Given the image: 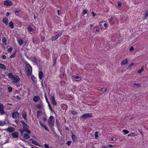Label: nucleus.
<instances>
[{
    "label": "nucleus",
    "instance_id": "obj_9",
    "mask_svg": "<svg viewBox=\"0 0 148 148\" xmlns=\"http://www.w3.org/2000/svg\"><path fill=\"white\" fill-rule=\"evenodd\" d=\"M19 114L17 112H14L12 114V117L14 119H16L19 115Z\"/></svg>",
    "mask_w": 148,
    "mask_h": 148
},
{
    "label": "nucleus",
    "instance_id": "obj_8",
    "mask_svg": "<svg viewBox=\"0 0 148 148\" xmlns=\"http://www.w3.org/2000/svg\"><path fill=\"white\" fill-rule=\"evenodd\" d=\"M3 107L2 104H0V114L1 115L4 114V112L3 110Z\"/></svg>",
    "mask_w": 148,
    "mask_h": 148
},
{
    "label": "nucleus",
    "instance_id": "obj_63",
    "mask_svg": "<svg viewBox=\"0 0 148 148\" xmlns=\"http://www.w3.org/2000/svg\"><path fill=\"white\" fill-rule=\"evenodd\" d=\"M16 96V98L17 99H20V97L18 95H17Z\"/></svg>",
    "mask_w": 148,
    "mask_h": 148
},
{
    "label": "nucleus",
    "instance_id": "obj_13",
    "mask_svg": "<svg viewBox=\"0 0 148 148\" xmlns=\"http://www.w3.org/2000/svg\"><path fill=\"white\" fill-rule=\"evenodd\" d=\"M43 73L41 71H39V72L38 76L39 78L40 79H41L43 77Z\"/></svg>",
    "mask_w": 148,
    "mask_h": 148
},
{
    "label": "nucleus",
    "instance_id": "obj_12",
    "mask_svg": "<svg viewBox=\"0 0 148 148\" xmlns=\"http://www.w3.org/2000/svg\"><path fill=\"white\" fill-rule=\"evenodd\" d=\"M71 138L73 140L74 142H75L77 141V138L75 134H72L71 135Z\"/></svg>",
    "mask_w": 148,
    "mask_h": 148
},
{
    "label": "nucleus",
    "instance_id": "obj_58",
    "mask_svg": "<svg viewBox=\"0 0 148 148\" xmlns=\"http://www.w3.org/2000/svg\"><path fill=\"white\" fill-rule=\"evenodd\" d=\"M103 26L105 27H107L108 26V25H107V24L106 23H105L104 25H103Z\"/></svg>",
    "mask_w": 148,
    "mask_h": 148
},
{
    "label": "nucleus",
    "instance_id": "obj_27",
    "mask_svg": "<svg viewBox=\"0 0 148 148\" xmlns=\"http://www.w3.org/2000/svg\"><path fill=\"white\" fill-rule=\"evenodd\" d=\"M26 114L25 112H23L22 114V116L23 118L24 119L26 120Z\"/></svg>",
    "mask_w": 148,
    "mask_h": 148
},
{
    "label": "nucleus",
    "instance_id": "obj_54",
    "mask_svg": "<svg viewBox=\"0 0 148 148\" xmlns=\"http://www.w3.org/2000/svg\"><path fill=\"white\" fill-rule=\"evenodd\" d=\"M44 127L46 130H47V131H49L48 127H46L45 125Z\"/></svg>",
    "mask_w": 148,
    "mask_h": 148
},
{
    "label": "nucleus",
    "instance_id": "obj_57",
    "mask_svg": "<svg viewBox=\"0 0 148 148\" xmlns=\"http://www.w3.org/2000/svg\"><path fill=\"white\" fill-rule=\"evenodd\" d=\"M108 146L110 147H112L114 146V145H113L111 144H109L108 145Z\"/></svg>",
    "mask_w": 148,
    "mask_h": 148
},
{
    "label": "nucleus",
    "instance_id": "obj_14",
    "mask_svg": "<svg viewBox=\"0 0 148 148\" xmlns=\"http://www.w3.org/2000/svg\"><path fill=\"white\" fill-rule=\"evenodd\" d=\"M40 99V98L39 97L37 96H35L33 98V99L34 101L36 102H37L38 100H39Z\"/></svg>",
    "mask_w": 148,
    "mask_h": 148
},
{
    "label": "nucleus",
    "instance_id": "obj_47",
    "mask_svg": "<svg viewBox=\"0 0 148 148\" xmlns=\"http://www.w3.org/2000/svg\"><path fill=\"white\" fill-rule=\"evenodd\" d=\"M71 143V141H68L67 143V144L68 145V146H69L70 145Z\"/></svg>",
    "mask_w": 148,
    "mask_h": 148
},
{
    "label": "nucleus",
    "instance_id": "obj_43",
    "mask_svg": "<svg viewBox=\"0 0 148 148\" xmlns=\"http://www.w3.org/2000/svg\"><path fill=\"white\" fill-rule=\"evenodd\" d=\"M39 123L41 126L42 127H44L45 126V125L43 124L40 121H39Z\"/></svg>",
    "mask_w": 148,
    "mask_h": 148
},
{
    "label": "nucleus",
    "instance_id": "obj_16",
    "mask_svg": "<svg viewBox=\"0 0 148 148\" xmlns=\"http://www.w3.org/2000/svg\"><path fill=\"white\" fill-rule=\"evenodd\" d=\"M8 131L10 132H12L14 131L15 129L14 128L12 127H9L7 129Z\"/></svg>",
    "mask_w": 148,
    "mask_h": 148
},
{
    "label": "nucleus",
    "instance_id": "obj_41",
    "mask_svg": "<svg viewBox=\"0 0 148 148\" xmlns=\"http://www.w3.org/2000/svg\"><path fill=\"white\" fill-rule=\"evenodd\" d=\"M44 146L45 148H49V147L48 144H45Z\"/></svg>",
    "mask_w": 148,
    "mask_h": 148
},
{
    "label": "nucleus",
    "instance_id": "obj_32",
    "mask_svg": "<svg viewBox=\"0 0 148 148\" xmlns=\"http://www.w3.org/2000/svg\"><path fill=\"white\" fill-rule=\"evenodd\" d=\"M52 103L54 106H56L57 105V103L56 100L52 101H51Z\"/></svg>",
    "mask_w": 148,
    "mask_h": 148
},
{
    "label": "nucleus",
    "instance_id": "obj_28",
    "mask_svg": "<svg viewBox=\"0 0 148 148\" xmlns=\"http://www.w3.org/2000/svg\"><path fill=\"white\" fill-rule=\"evenodd\" d=\"M73 77L74 79H81V78L79 77L78 76L73 75Z\"/></svg>",
    "mask_w": 148,
    "mask_h": 148
},
{
    "label": "nucleus",
    "instance_id": "obj_4",
    "mask_svg": "<svg viewBox=\"0 0 148 148\" xmlns=\"http://www.w3.org/2000/svg\"><path fill=\"white\" fill-rule=\"evenodd\" d=\"M62 34V32H61L58 31L55 32L54 34L55 35V36L52 37L51 40L52 41H55L57 39L59 36H60Z\"/></svg>",
    "mask_w": 148,
    "mask_h": 148
},
{
    "label": "nucleus",
    "instance_id": "obj_5",
    "mask_svg": "<svg viewBox=\"0 0 148 148\" xmlns=\"http://www.w3.org/2000/svg\"><path fill=\"white\" fill-rule=\"evenodd\" d=\"M23 130L25 132H27V134H30L31 133V131L28 129V126L25 123L23 124Z\"/></svg>",
    "mask_w": 148,
    "mask_h": 148
},
{
    "label": "nucleus",
    "instance_id": "obj_49",
    "mask_svg": "<svg viewBox=\"0 0 148 148\" xmlns=\"http://www.w3.org/2000/svg\"><path fill=\"white\" fill-rule=\"evenodd\" d=\"M24 131L23 129H23H21L20 130V132H21V134H23Z\"/></svg>",
    "mask_w": 148,
    "mask_h": 148
},
{
    "label": "nucleus",
    "instance_id": "obj_20",
    "mask_svg": "<svg viewBox=\"0 0 148 148\" xmlns=\"http://www.w3.org/2000/svg\"><path fill=\"white\" fill-rule=\"evenodd\" d=\"M50 99L51 101L55 100L54 95L53 93H51L50 95Z\"/></svg>",
    "mask_w": 148,
    "mask_h": 148
},
{
    "label": "nucleus",
    "instance_id": "obj_17",
    "mask_svg": "<svg viewBox=\"0 0 148 148\" xmlns=\"http://www.w3.org/2000/svg\"><path fill=\"white\" fill-rule=\"evenodd\" d=\"M3 22L6 25H7L8 22V19L7 17H5L3 19Z\"/></svg>",
    "mask_w": 148,
    "mask_h": 148
},
{
    "label": "nucleus",
    "instance_id": "obj_59",
    "mask_svg": "<svg viewBox=\"0 0 148 148\" xmlns=\"http://www.w3.org/2000/svg\"><path fill=\"white\" fill-rule=\"evenodd\" d=\"M33 138H34V140H37V139H38V138L36 136H34L33 137Z\"/></svg>",
    "mask_w": 148,
    "mask_h": 148
},
{
    "label": "nucleus",
    "instance_id": "obj_18",
    "mask_svg": "<svg viewBox=\"0 0 148 148\" xmlns=\"http://www.w3.org/2000/svg\"><path fill=\"white\" fill-rule=\"evenodd\" d=\"M2 43L3 45H6L7 44V40L6 38H3L2 39Z\"/></svg>",
    "mask_w": 148,
    "mask_h": 148
},
{
    "label": "nucleus",
    "instance_id": "obj_25",
    "mask_svg": "<svg viewBox=\"0 0 148 148\" xmlns=\"http://www.w3.org/2000/svg\"><path fill=\"white\" fill-rule=\"evenodd\" d=\"M29 134H27V133H25L24 134V136L25 138L26 139H28L30 137V136L29 135Z\"/></svg>",
    "mask_w": 148,
    "mask_h": 148
},
{
    "label": "nucleus",
    "instance_id": "obj_35",
    "mask_svg": "<svg viewBox=\"0 0 148 148\" xmlns=\"http://www.w3.org/2000/svg\"><path fill=\"white\" fill-rule=\"evenodd\" d=\"M133 85L134 86H137L138 87H139L140 86V84H138V83L137 84V83H134L133 84Z\"/></svg>",
    "mask_w": 148,
    "mask_h": 148
},
{
    "label": "nucleus",
    "instance_id": "obj_24",
    "mask_svg": "<svg viewBox=\"0 0 148 148\" xmlns=\"http://www.w3.org/2000/svg\"><path fill=\"white\" fill-rule=\"evenodd\" d=\"M9 26L11 28H13L14 27V24L12 21H11L9 23Z\"/></svg>",
    "mask_w": 148,
    "mask_h": 148
},
{
    "label": "nucleus",
    "instance_id": "obj_46",
    "mask_svg": "<svg viewBox=\"0 0 148 148\" xmlns=\"http://www.w3.org/2000/svg\"><path fill=\"white\" fill-rule=\"evenodd\" d=\"M48 104V106H49V109L50 110H52L51 106L50 104V103H49Z\"/></svg>",
    "mask_w": 148,
    "mask_h": 148
},
{
    "label": "nucleus",
    "instance_id": "obj_23",
    "mask_svg": "<svg viewBox=\"0 0 148 148\" xmlns=\"http://www.w3.org/2000/svg\"><path fill=\"white\" fill-rule=\"evenodd\" d=\"M144 70V67L143 66H141V69H139L138 71V73L140 74L142 73V72Z\"/></svg>",
    "mask_w": 148,
    "mask_h": 148
},
{
    "label": "nucleus",
    "instance_id": "obj_53",
    "mask_svg": "<svg viewBox=\"0 0 148 148\" xmlns=\"http://www.w3.org/2000/svg\"><path fill=\"white\" fill-rule=\"evenodd\" d=\"M19 13V11L18 10H16L15 12V14L16 15H17Z\"/></svg>",
    "mask_w": 148,
    "mask_h": 148
},
{
    "label": "nucleus",
    "instance_id": "obj_11",
    "mask_svg": "<svg viewBox=\"0 0 148 148\" xmlns=\"http://www.w3.org/2000/svg\"><path fill=\"white\" fill-rule=\"evenodd\" d=\"M18 132H14L12 133V135L13 137L16 138L18 137Z\"/></svg>",
    "mask_w": 148,
    "mask_h": 148
},
{
    "label": "nucleus",
    "instance_id": "obj_45",
    "mask_svg": "<svg viewBox=\"0 0 148 148\" xmlns=\"http://www.w3.org/2000/svg\"><path fill=\"white\" fill-rule=\"evenodd\" d=\"M1 58L4 60H5L6 58V57L5 55H3L1 56Z\"/></svg>",
    "mask_w": 148,
    "mask_h": 148
},
{
    "label": "nucleus",
    "instance_id": "obj_34",
    "mask_svg": "<svg viewBox=\"0 0 148 148\" xmlns=\"http://www.w3.org/2000/svg\"><path fill=\"white\" fill-rule=\"evenodd\" d=\"M71 113L73 115H75L77 114V112L76 111L74 110L72 111H71Z\"/></svg>",
    "mask_w": 148,
    "mask_h": 148
},
{
    "label": "nucleus",
    "instance_id": "obj_22",
    "mask_svg": "<svg viewBox=\"0 0 148 148\" xmlns=\"http://www.w3.org/2000/svg\"><path fill=\"white\" fill-rule=\"evenodd\" d=\"M27 28L29 32L30 33L31 32H32L34 31V29L30 26H28Z\"/></svg>",
    "mask_w": 148,
    "mask_h": 148
},
{
    "label": "nucleus",
    "instance_id": "obj_56",
    "mask_svg": "<svg viewBox=\"0 0 148 148\" xmlns=\"http://www.w3.org/2000/svg\"><path fill=\"white\" fill-rule=\"evenodd\" d=\"M41 113V112L40 111H38L37 112V115L38 116L39 114Z\"/></svg>",
    "mask_w": 148,
    "mask_h": 148
},
{
    "label": "nucleus",
    "instance_id": "obj_37",
    "mask_svg": "<svg viewBox=\"0 0 148 148\" xmlns=\"http://www.w3.org/2000/svg\"><path fill=\"white\" fill-rule=\"evenodd\" d=\"M16 56V53L15 52L12 55L10 56V58H14Z\"/></svg>",
    "mask_w": 148,
    "mask_h": 148
},
{
    "label": "nucleus",
    "instance_id": "obj_64",
    "mask_svg": "<svg viewBox=\"0 0 148 148\" xmlns=\"http://www.w3.org/2000/svg\"><path fill=\"white\" fill-rule=\"evenodd\" d=\"M10 14V13L9 12H7L6 13V16H8Z\"/></svg>",
    "mask_w": 148,
    "mask_h": 148
},
{
    "label": "nucleus",
    "instance_id": "obj_2",
    "mask_svg": "<svg viewBox=\"0 0 148 148\" xmlns=\"http://www.w3.org/2000/svg\"><path fill=\"white\" fill-rule=\"evenodd\" d=\"M47 122L50 127H52L53 126L54 123V117L53 116H51L49 117Z\"/></svg>",
    "mask_w": 148,
    "mask_h": 148
},
{
    "label": "nucleus",
    "instance_id": "obj_31",
    "mask_svg": "<svg viewBox=\"0 0 148 148\" xmlns=\"http://www.w3.org/2000/svg\"><path fill=\"white\" fill-rule=\"evenodd\" d=\"M8 91L10 93L12 92V88L11 87H9L8 88Z\"/></svg>",
    "mask_w": 148,
    "mask_h": 148
},
{
    "label": "nucleus",
    "instance_id": "obj_1",
    "mask_svg": "<svg viewBox=\"0 0 148 148\" xmlns=\"http://www.w3.org/2000/svg\"><path fill=\"white\" fill-rule=\"evenodd\" d=\"M8 76L13 83H18L20 80L19 76L17 75H13L12 73H9L8 74Z\"/></svg>",
    "mask_w": 148,
    "mask_h": 148
},
{
    "label": "nucleus",
    "instance_id": "obj_61",
    "mask_svg": "<svg viewBox=\"0 0 148 148\" xmlns=\"http://www.w3.org/2000/svg\"><path fill=\"white\" fill-rule=\"evenodd\" d=\"M56 59H55L54 60V65H55L56 64Z\"/></svg>",
    "mask_w": 148,
    "mask_h": 148
},
{
    "label": "nucleus",
    "instance_id": "obj_29",
    "mask_svg": "<svg viewBox=\"0 0 148 148\" xmlns=\"http://www.w3.org/2000/svg\"><path fill=\"white\" fill-rule=\"evenodd\" d=\"M123 131L124 132V134H127L129 133V131L126 130H123Z\"/></svg>",
    "mask_w": 148,
    "mask_h": 148
},
{
    "label": "nucleus",
    "instance_id": "obj_3",
    "mask_svg": "<svg viewBox=\"0 0 148 148\" xmlns=\"http://www.w3.org/2000/svg\"><path fill=\"white\" fill-rule=\"evenodd\" d=\"M26 70L27 73L28 75H31L32 71V67L28 64H26Z\"/></svg>",
    "mask_w": 148,
    "mask_h": 148
},
{
    "label": "nucleus",
    "instance_id": "obj_10",
    "mask_svg": "<svg viewBox=\"0 0 148 148\" xmlns=\"http://www.w3.org/2000/svg\"><path fill=\"white\" fill-rule=\"evenodd\" d=\"M43 106L42 102L41 101L39 104H38L37 106V108L38 109H42L43 108Z\"/></svg>",
    "mask_w": 148,
    "mask_h": 148
},
{
    "label": "nucleus",
    "instance_id": "obj_62",
    "mask_svg": "<svg viewBox=\"0 0 148 148\" xmlns=\"http://www.w3.org/2000/svg\"><path fill=\"white\" fill-rule=\"evenodd\" d=\"M60 12V10H58V14L59 15H61V14H60V13H59Z\"/></svg>",
    "mask_w": 148,
    "mask_h": 148
},
{
    "label": "nucleus",
    "instance_id": "obj_40",
    "mask_svg": "<svg viewBox=\"0 0 148 148\" xmlns=\"http://www.w3.org/2000/svg\"><path fill=\"white\" fill-rule=\"evenodd\" d=\"M147 17H148V10H147L146 11L145 16V18H146Z\"/></svg>",
    "mask_w": 148,
    "mask_h": 148
},
{
    "label": "nucleus",
    "instance_id": "obj_36",
    "mask_svg": "<svg viewBox=\"0 0 148 148\" xmlns=\"http://www.w3.org/2000/svg\"><path fill=\"white\" fill-rule=\"evenodd\" d=\"M135 64V63H132L128 66V67L129 68H130L131 67H132V66L134 65Z\"/></svg>",
    "mask_w": 148,
    "mask_h": 148
},
{
    "label": "nucleus",
    "instance_id": "obj_60",
    "mask_svg": "<svg viewBox=\"0 0 148 148\" xmlns=\"http://www.w3.org/2000/svg\"><path fill=\"white\" fill-rule=\"evenodd\" d=\"M42 120L44 121H46V118H45V117H43V118H42Z\"/></svg>",
    "mask_w": 148,
    "mask_h": 148
},
{
    "label": "nucleus",
    "instance_id": "obj_55",
    "mask_svg": "<svg viewBox=\"0 0 148 148\" xmlns=\"http://www.w3.org/2000/svg\"><path fill=\"white\" fill-rule=\"evenodd\" d=\"M91 13L93 14L94 16H95L96 15V14L95 13V12H92Z\"/></svg>",
    "mask_w": 148,
    "mask_h": 148
},
{
    "label": "nucleus",
    "instance_id": "obj_44",
    "mask_svg": "<svg viewBox=\"0 0 148 148\" xmlns=\"http://www.w3.org/2000/svg\"><path fill=\"white\" fill-rule=\"evenodd\" d=\"M118 6L121 7L122 5V4L120 2H118L117 3Z\"/></svg>",
    "mask_w": 148,
    "mask_h": 148
},
{
    "label": "nucleus",
    "instance_id": "obj_33",
    "mask_svg": "<svg viewBox=\"0 0 148 148\" xmlns=\"http://www.w3.org/2000/svg\"><path fill=\"white\" fill-rule=\"evenodd\" d=\"M113 18H110V19L109 21V23L110 24H112L113 23L114 21H113Z\"/></svg>",
    "mask_w": 148,
    "mask_h": 148
},
{
    "label": "nucleus",
    "instance_id": "obj_42",
    "mask_svg": "<svg viewBox=\"0 0 148 148\" xmlns=\"http://www.w3.org/2000/svg\"><path fill=\"white\" fill-rule=\"evenodd\" d=\"M87 12V11L86 10H84L83 12V13L84 14H86Z\"/></svg>",
    "mask_w": 148,
    "mask_h": 148
},
{
    "label": "nucleus",
    "instance_id": "obj_51",
    "mask_svg": "<svg viewBox=\"0 0 148 148\" xmlns=\"http://www.w3.org/2000/svg\"><path fill=\"white\" fill-rule=\"evenodd\" d=\"M45 99L46 100V101L47 103L48 104L49 103H50L48 99L45 96Z\"/></svg>",
    "mask_w": 148,
    "mask_h": 148
},
{
    "label": "nucleus",
    "instance_id": "obj_6",
    "mask_svg": "<svg viewBox=\"0 0 148 148\" xmlns=\"http://www.w3.org/2000/svg\"><path fill=\"white\" fill-rule=\"evenodd\" d=\"M92 116V113H85L82 115L81 118L83 119H86L88 117H91Z\"/></svg>",
    "mask_w": 148,
    "mask_h": 148
},
{
    "label": "nucleus",
    "instance_id": "obj_52",
    "mask_svg": "<svg viewBox=\"0 0 148 148\" xmlns=\"http://www.w3.org/2000/svg\"><path fill=\"white\" fill-rule=\"evenodd\" d=\"M131 136H136V134H135L134 133L132 132L131 134Z\"/></svg>",
    "mask_w": 148,
    "mask_h": 148
},
{
    "label": "nucleus",
    "instance_id": "obj_19",
    "mask_svg": "<svg viewBox=\"0 0 148 148\" xmlns=\"http://www.w3.org/2000/svg\"><path fill=\"white\" fill-rule=\"evenodd\" d=\"M31 140L32 141V143L33 144L36 145L39 147H41L40 145L36 141H34L32 139H31Z\"/></svg>",
    "mask_w": 148,
    "mask_h": 148
},
{
    "label": "nucleus",
    "instance_id": "obj_48",
    "mask_svg": "<svg viewBox=\"0 0 148 148\" xmlns=\"http://www.w3.org/2000/svg\"><path fill=\"white\" fill-rule=\"evenodd\" d=\"M129 50L130 51H132L134 50V47H131L130 49H129Z\"/></svg>",
    "mask_w": 148,
    "mask_h": 148
},
{
    "label": "nucleus",
    "instance_id": "obj_26",
    "mask_svg": "<svg viewBox=\"0 0 148 148\" xmlns=\"http://www.w3.org/2000/svg\"><path fill=\"white\" fill-rule=\"evenodd\" d=\"M0 68L2 69H5L6 66L3 64L0 63Z\"/></svg>",
    "mask_w": 148,
    "mask_h": 148
},
{
    "label": "nucleus",
    "instance_id": "obj_15",
    "mask_svg": "<svg viewBox=\"0 0 148 148\" xmlns=\"http://www.w3.org/2000/svg\"><path fill=\"white\" fill-rule=\"evenodd\" d=\"M128 63V61L127 59H125L123 60L121 62V64L122 65H124L127 64Z\"/></svg>",
    "mask_w": 148,
    "mask_h": 148
},
{
    "label": "nucleus",
    "instance_id": "obj_38",
    "mask_svg": "<svg viewBox=\"0 0 148 148\" xmlns=\"http://www.w3.org/2000/svg\"><path fill=\"white\" fill-rule=\"evenodd\" d=\"M5 124L4 122L2 121H0V126H3Z\"/></svg>",
    "mask_w": 148,
    "mask_h": 148
},
{
    "label": "nucleus",
    "instance_id": "obj_30",
    "mask_svg": "<svg viewBox=\"0 0 148 148\" xmlns=\"http://www.w3.org/2000/svg\"><path fill=\"white\" fill-rule=\"evenodd\" d=\"M98 134V132H95V138H96L97 139L99 137V135Z\"/></svg>",
    "mask_w": 148,
    "mask_h": 148
},
{
    "label": "nucleus",
    "instance_id": "obj_21",
    "mask_svg": "<svg viewBox=\"0 0 148 148\" xmlns=\"http://www.w3.org/2000/svg\"><path fill=\"white\" fill-rule=\"evenodd\" d=\"M18 44L20 45H22L23 44V41L22 39H19L17 40Z\"/></svg>",
    "mask_w": 148,
    "mask_h": 148
},
{
    "label": "nucleus",
    "instance_id": "obj_7",
    "mask_svg": "<svg viewBox=\"0 0 148 148\" xmlns=\"http://www.w3.org/2000/svg\"><path fill=\"white\" fill-rule=\"evenodd\" d=\"M4 4L6 6H10L12 5L13 3L9 0H6L4 1Z\"/></svg>",
    "mask_w": 148,
    "mask_h": 148
},
{
    "label": "nucleus",
    "instance_id": "obj_39",
    "mask_svg": "<svg viewBox=\"0 0 148 148\" xmlns=\"http://www.w3.org/2000/svg\"><path fill=\"white\" fill-rule=\"evenodd\" d=\"M13 48L12 47H9L8 49V51L9 52H11L12 51Z\"/></svg>",
    "mask_w": 148,
    "mask_h": 148
},
{
    "label": "nucleus",
    "instance_id": "obj_50",
    "mask_svg": "<svg viewBox=\"0 0 148 148\" xmlns=\"http://www.w3.org/2000/svg\"><path fill=\"white\" fill-rule=\"evenodd\" d=\"M138 131L139 132H140L141 134L143 135V132H142V131L141 130H138Z\"/></svg>",
    "mask_w": 148,
    "mask_h": 148
}]
</instances>
